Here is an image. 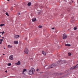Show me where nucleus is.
Listing matches in <instances>:
<instances>
[{
    "instance_id": "f257e3e1",
    "label": "nucleus",
    "mask_w": 78,
    "mask_h": 78,
    "mask_svg": "<svg viewBox=\"0 0 78 78\" xmlns=\"http://www.w3.org/2000/svg\"><path fill=\"white\" fill-rule=\"evenodd\" d=\"M35 71V69L34 68H32L29 71V75H32L34 73V72Z\"/></svg>"
},
{
    "instance_id": "f03ea898",
    "label": "nucleus",
    "mask_w": 78,
    "mask_h": 78,
    "mask_svg": "<svg viewBox=\"0 0 78 78\" xmlns=\"http://www.w3.org/2000/svg\"><path fill=\"white\" fill-rule=\"evenodd\" d=\"M78 67V64L76 65V66H73L71 68V70H73V69H76Z\"/></svg>"
},
{
    "instance_id": "7ed1b4c3",
    "label": "nucleus",
    "mask_w": 78,
    "mask_h": 78,
    "mask_svg": "<svg viewBox=\"0 0 78 78\" xmlns=\"http://www.w3.org/2000/svg\"><path fill=\"white\" fill-rule=\"evenodd\" d=\"M67 35H66V34H63V39H66L67 38Z\"/></svg>"
},
{
    "instance_id": "20e7f679",
    "label": "nucleus",
    "mask_w": 78,
    "mask_h": 78,
    "mask_svg": "<svg viewBox=\"0 0 78 78\" xmlns=\"http://www.w3.org/2000/svg\"><path fill=\"white\" fill-rule=\"evenodd\" d=\"M28 51H29V50H28V49L26 48L25 49V51H24L25 53H26V54L28 55Z\"/></svg>"
},
{
    "instance_id": "39448f33",
    "label": "nucleus",
    "mask_w": 78,
    "mask_h": 78,
    "mask_svg": "<svg viewBox=\"0 0 78 78\" xmlns=\"http://www.w3.org/2000/svg\"><path fill=\"white\" fill-rule=\"evenodd\" d=\"M20 37V36L19 35H15L14 36V37L15 38V39H17V38H18Z\"/></svg>"
},
{
    "instance_id": "423d86ee",
    "label": "nucleus",
    "mask_w": 78,
    "mask_h": 78,
    "mask_svg": "<svg viewBox=\"0 0 78 78\" xmlns=\"http://www.w3.org/2000/svg\"><path fill=\"white\" fill-rule=\"evenodd\" d=\"M9 59L10 60H13V55H11L9 57Z\"/></svg>"
},
{
    "instance_id": "0eeeda50",
    "label": "nucleus",
    "mask_w": 78,
    "mask_h": 78,
    "mask_svg": "<svg viewBox=\"0 0 78 78\" xmlns=\"http://www.w3.org/2000/svg\"><path fill=\"white\" fill-rule=\"evenodd\" d=\"M44 68L45 69H50L49 68V66H48L47 65H46L45 66H44Z\"/></svg>"
},
{
    "instance_id": "6e6552de",
    "label": "nucleus",
    "mask_w": 78,
    "mask_h": 78,
    "mask_svg": "<svg viewBox=\"0 0 78 78\" xmlns=\"http://www.w3.org/2000/svg\"><path fill=\"white\" fill-rule=\"evenodd\" d=\"M56 65H57V66H60V62L58 61L57 63H55Z\"/></svg>"
},
{
    "instance_id": "1a4fd4ad",
    "label": "nucleus",
    "mask_w": 78,
    "mask_h": 78,
    "mask_svg": "<svg viewBox=\"0 0 78 78\" xmlns=\"http://www.w3.org/2000/svg\"><path fill=\"white\" fill-rule=\"evenodd\" d=\"M16 64L18 66H19V65H20V61H18L17 63H16Z\"/></svg>"
},
{
    "instance_id": "9d476101",
    "label": "nucleus",
    "mask_w": 78,
    "mask_h": 78,
    "mask_svg": "<svg viewBox=\"0 0 78 78\" xmlns=\"http://www.w3.org/2000/svg\"><path fill=\"white\" fill-rule=\"evenodd\" d=\"M49 69H51V68H53V64L50 65L49 66Z\"/></svg>"
},
{
    "instance_id": "9b49d317",
    "label": "nucleus",
    "mask_w": 78,
    "mask_h": 78,
    "mask_svg": "<svg viewBox=\"0 0 78 78\" xmlns=\"http://www.w3.org/2000/svg\"><path fill=\"white\" fill-rule=\"evenodd\" d=\"M52 65L53 67H56V66H57V65H56V63L53 64Z\"/></svg>"
},
{
    "instance_id": "f8f14e48",
    "label": "nucleus",
    "mask_w": 78,
    "mask_h": 78,
    "mask_svg": "<svg viewBox=\"0 0 78 78\" xmlns=\"http://www.w3.org/2000/svg\"><path fill=\"white\" fill-rule=\"evenodd\" d=\"M65 46H66L67 47H70L71 45L69 44H66L65 45Z\"/></svg>"
},
{
    "instance_id": "ddd939ff",
    "label": "nucleus",
    "mask_w": 78,
    "mask_h": 78,
    "mask_svg": "<svg viewBox=\"0 0 78 78\" xmlns=\"http://www.w3.org/2000/svg\"><path fill=\"white\" fill-rule=\"evenodd\" d=\"M19 42H18V41H14V44H17Z\"/></svg>"
},
{
    "instance_id": "4468645a",
    "label": "nucleus",
    "mask_w": 78,
    "mask_h": 78,
    "mask_svg": "<svg viewBox=\"0 0 78 78\" xmlns=\"http://www.w3.org/2000/svg\"><path fill=\"white\" fill-rule=\"evenodd\" d=\"M32 20L33 22H35L36 20V18H34L32 19Z\"/></svg>"
},
{
    "instance_id": "2eb2a0df",
    "label": "nucleus",
    "mask_w": 78,
    "mask_h": 78,
    "mask_svg": "<svg viewBox=\"0 0 78 78\" xmlns=\"http://www.w3.org/2000/svg\"><path fill=\"white\" fill-rule=\"evenodd\" d=\"M31 2H29L27 4V5L28 6H31Z\"/></svg>"
},
{
    "instance_id": "dca6fc26",
    "label": "nucleus",
    "mask_w": 78,
    "mask_h": 78,
    "mask_svg": "<svg viewBox=\"0 0 78 78\" xmlns=\"http://www.w3.org/2000/svg\"><path fill=\"white\" fill-rule=\"evenodd\" d=\"M42 53L43 54V55H46V53L44 51H42Z\"/></svg>"
},
{
    "instance_id": "f3484780",
    "label": "nucleus",
    "mask_w": 78,
    "mask_h": 78,
    "mask_svg": "<svg viewBox=\"0 0 78 78\" xmlns=\"http://www.w3.org/2000/svg\"><path fill=\"white\" fill-rule=\"evenodd\" d=\"M61 62L62 64H64V63H66V62H65V61H62Z\"/></svg>"
},
{
    "instance_id": "a211bd4d",
    "label": "nucleus",
    "mask_w": 78,
    "mask_h": 78,
    "mask_svg": "<svg viewBox=\"0 0 78 78\" xmlns=\"http://www.w3.org/2000/svg\"><path fill=\"white\" fill-rule=\"evenodd\" d=\"M71 22H72V23H74V22H75V20H74L71 21Z\"/></svg>"
},
{
    "instance_id": "6ab92c4d",
    "label": "nucleus",
    "mask_w": 78,
    "mask_h": 78,
    "mask_svg": "<svg viewBox=\"0 0 78 78\" xmlns=\"http://www.w3.org/2000/svg\"><path fill=\"white\" fill-rule=\"evenodd\" d=\"M8 47L9 48H12V46H11V45H8Z\"/></svg>"
},
{
    "instance_id": "aec40b11",
    "label": "nucleus",
    "mask_w": 78,
    "mask_h": 78,
    "mask_svg": "<svg viewBox=\"0 0 78 78\" xmlns=\"http://www.w3.org/2000/svg\"><path fill=\"white\" fill-rule=\"evenodd\" d=\"M71 55H72V54L71 53H68V56H70Z\"/></svg>"
},
{
    "instance_id": "412c9836",
    "label": "nucleus",
    "mask_w": 78,
    "mask_h": 78,
    "mask_svg": "<svg viewBox=\"0 0 78 78\" xmlns=\"http://www.w3.org/2000/svg\"><path fill=\"white\" fill-rule=\"evenodd\" d=\"M26 71H27V69H23V72H26Z\"/></svg>"
},
{
    "instance_id": "4be33fe9",
    "label": "nucleus",
    "mask_w": 78,
    "mask_h": 78,
    "mask_svg": "<svg viewBox=\"0 0 78 78\" xmlns=\"http://www.w3.org/2000/svg\"><path fill=\"white\" fill-rule=\"evenodd\" d=\"M38 27L39 28H42V26H39Z\"/></svg>"
},
{
    "instance_id": "5701e85b",
    "label": "nucleus",
    "mask_w": 78,
    "mask_h": 78,
    "mask_svg": "<svg viewBox=\"0 0 78 78\" xmlns=\"http://www.w3.org/2000/svg\"><path fill=\"white\" fill-rule=\"evenodd\" d=\"M8 66H11V63H8Z\"/></svg>"
},
{
    "instance_id": "b1692460",
    "label": "nucleus",
    "mask_w": 78,
    "mask_h": 78,
    "mask_svg": "<svg viewBox=\"0 0 78 78\" xmlns=\"http://www.w3.org/2000/svg\"><path fill=\"white\" fill-rule=\"evenodd\" d=\"M5 14L6 15V16H9V14L8 13V12H6Z\"/></svg>"
},
{
    "instance_id": "393cba45",
    "label": "nucleus",
    "mask_w": 78,
    "mask_h": 78,
    "mask_svg": "<svg viewBox=\"0 0 78 78\" xmlns=\"http://www.w3.org/2000/svg\"><path fill=\"white\" fill-rule=\"evenodd\" d=\"M0 27H2V26H5V24H1L0 25Z\"/></svg>"
},
{
    "instance_id": "a878e982",
    "label": "nucleus",
    "mask_w": 78,
    "mask_h": 78,
    "mask_svg": "<svg viewBox=\"0 0 78 78\" xmlns=\"http://www.w3.org/2000/svg\"><path fill=\"white\" fill-rule=\"evenodd\" d=\"M76 29H77V28L76 27L74 28V30H76Z\"/></svg>"
},
{
    "instance_id": "bb28decb",
    "label": "nucleus",
    "mask_w": 78,
    "mask_h": 78,
    "mask_svg": "<svg viewBox=\"0 0 78 78\" xmlns=\"http://www.w3.org/2000/svg\"><path fill=\"white\" fill-rule=\"evenodd\" d=\"M0 41H1V42H3V39H1L0 40Z\"/></svg>"
},
{
    "instance_id": "cd10ccee",
    "label": "nucleus",
    "mask_w": 78,
    "mask_h": 78,
    "mask_svg": "<svg viewBox=\"0 0 78 78\" xmlns=\"http://www.w3.org/2000/svg\"><path fill=\"white\" fill-rule=\"evenodd\" d=\"M4 33H5V32H4V31H3L2 33V35H3V34H4Z\"/></svg>"
},
{
    "instance_id": "c85d7f7f",
    "label": "nucleus",
    "mask_w": 78,
    "mask_h": 78,
    "mask_svg": "<svg viewBox=\"0 0 78 78\" xmlns=\"http://www.w3.org/2000/svg\"><path fill=\"white\" fill-rule=\"evenodd\" d=\"M41 12H38V14H41Z\"/></svg>"
},
{
    "instance_id": "c756f323",
    "label": "nucleus",
    "mask_w": 78,
    "mask_h": 78,
    "mask_svg": "<svg viewBox=\"0 0 78 78\" xmlns=\"http://www.w3.org/2000/svg\"><path fill=\"white\" fill-rule=\"evenodd\" d=\"M39 69H37V71H39Z\"/></svg>"
},
{
    "instance_id": "7c9ffc66",
    "label": "nucleus",
    "mask_w": 78,
    "mask_h": 78,
    "mask_svg": "<svg viewBox=\"0 0 78 78\" xmlns=\"http://www.w3.org/2000/svg\"><path fill=\"white\" fill-rule=\"evenodd\" d=\"M54 29H55V27L52 28V30H54Z\"/></svg>"
},
{
    "instance_id": "2f4dec72",
    "label": "nucleus",
    "mask_w": 78,
    "mask_h": 78,
    "mask_svg": "<svg viewBox=\"0 0 78 78\" xmlns=\"http://www.w3.org/2000/svg\"><path fill=\"white\" fill-rule=\"evenodd\" d=\"M22 74H23H23H24V72H23V71Z\"/></svg>"
},
{
    "instance_id": "473e14b6",
    "label": "nucleus",
    "mask_w": 78,
    "mask_h": 78,
    "mask_svg": "<svg viewBox=\"0 0 78 78\" xmlns=\"http://www.w3.org/2000/svg\"><path fill=\"white\" fill-rule=\"evenodd\" d=\"M20 13H18V15H20Z\"/></svg>"
},
{
    "instance_id": "72a5a7b5",
    "label": "nucleus",
    "mask_w": 78,
    "mask_h": 78,
    "mask_svg": "<svg viewBox=\"0 0 78 78\" xmlns=\"http://www.w3.org/2000/svg\"><path fill=\"white\" fill-rule=\"evenodd\" d=\"M2 42L1 41H0V44H2Z\"/></svg>"
},
{
    "instance_id": "f704fd0d",
    "label": "nucleus",
    "mask_w": 78,
    "mask_h": 78,
    "mask_svg": "<svg viewBox=\"0 0 78 78\" xmlns=\"http://www.w3.org/2000/svg\"><path fill=\"white\" fill-rule=\"evenodd\" d=\"M72 0H72V3H73V2Z\"/></svg>"
},
{
    "instance_id": "c9c22d12",
    "label": "nucleus",
    "mask_w": 78,
    "mask_h": 78,
    "mask_svg": "<svg viewBox=\"0 0 78 78\" xmlns=\"http://www.w3.org/2000/svg\"><path fill=\"white\" fill-rule=\"evenodd\" d=\"M5 72H6V73H7V71H5Z\"/></svg>"
},
{
    "instance_id": "e433bc0d",
    "label": "nucleus",
    "mask_w": 78,
    "mask_h": 78,
    "mask_svg": "<svg viewBox=\"0 0 78 78\" xmlns=\"http://www.w3.org/2000/svg\"><path fill=\"white\" fill-rule=\"evenodd\" d=\"M11 10H13V8H12Z\"/></svg>"
},
{
    "instance_id": "4c0bfd02",
    "label": "nucleus",
    "mask_w": 78,
    "mask_h": 78,
    "mask_svg": "<svg viewBox=\"0 0 78 78\" xmlns=\"http://www.w3.org/2000/svg\"><path fill=\"white\" fill-rule=\"evenodd\" d=\"M68 11H70V10H69V9H68Z\"/></svg>"
},
{
    "instance_id": "58836bf2",
    "label": "nucleus",
    "mask_w": 78,
    "mask_h": 78,
    "mask_svg": "<svg viewBox=\"0 0 78 78\" xmlns=\"http://www.w3.org/2000/svg\"><path fill=\"white\" fill-rule=\"evenodd\" d=\"M0 33H1V34H2V32H1Z\"/></svg>"
},
{
    "instance_id": "ea45409f",
    "label": "nucleus",
    "mask_w": 78,
    "mask_h": 78,
    "mask_svg": "<svg viewBox=\"0 0 78 78\" xmlns=\"http://www.w3.org/2000/svg\"><path fill=\"white\" fill-rule=\"evenodd\" d=\"M7 1H8V2H9V0H7Z\"/></svg>"
},
{
    "instance_id": "a19ab883",
    "label": "nucleus",
    "mask_w": 78,
    "mask_h": 78,
    "mask_svg": "<svg viewBox=\"0 0 78 78\" xmlns=\"http://www.w3.org/2000/svg\"><path fill=\"white\" fill-rule=\"evenodd\" d=\"M2 39H4V37H2Z\"/></svg>"
},
{
    "instance_id": "79ce46f5",
    "label": "nucleus",
    "mask_w": 78,
    "mask_h": 78,
    "mask_svg": "<svg viewBox=\"0 0 78 78\" xmlns=\"http://www.w3.org/2000/svg\"><path fill=\"white\" fill-rule=\"evenodd\" d=\"M3 55H5V54H3Z\"/></svg>"
},
{
    "instance_id": "37998d69",
    "label": "nucleus",
    "mask_w": 78,
    "mask_h": 78,
    "mask_svg": "<svg viewBox=\"0 0 78 78\" xmlns=\"http://www.w3.org/2000/svg\"><path fill=\"white\" fill-rule=\"evenodd\" d=\"M4 48V49H5V48Z\"/></svg>"
},
{
    "instance_id": "c03bdc74",
    "label": "nucleus",
    "mask_w": 78,
    "mask_h": 78,
    "mask_svg": "<svg viewBox=\"0 0 78 78\" xmlns=\"http://www.w3.org/2000/svg\"><path fill=\"white\" fill-rule=\"evenodd\" d=\"M77 39H78V37L77 38Z\"/></svg>"
},
{
    "instance_id": "a18cd8bd",
    "label": "nucleus",
    "mask_w": 78,
    "mask_h": 78,
    "mask_svg": "<svg viewBox=\"0 0 78 78\" xmlns=\"http://www.w3.org/2000/svg\"><path fill=\"white\" fill-rule=\"evenodd\" d=\"M71 19H72V18H71Z\"/></svg>"
},
{
    "instance_id": "49530a36",
    "label": "nucleus",
    "mask_w": 78,
    "mask_h": 78,
    "mask_svg": "<svg viewBox=\"0 0 78 78\" xmlns=\"http://www.w3.org/2000/svg\"><path fill=\"white\" fill-rule=\"evenodd\" d=\"M0 37H1V35H0Z\"/></svg>"
}]
</instances>
